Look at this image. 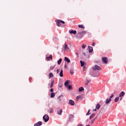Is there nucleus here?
Instances as JSON below:
<instances>
[{
  "instance_id": "f257e3e1",
  "label": "nucleus",
  "mask_w": 126,
  "mask_h": 126,
  "mask_svg": "<svg viewBox=\"0 0 126 126\" xmlns=\"http://www.w3.org/2000/svg\"><path fill=\"white\" fill-rule=\"evenodd\" d=\"M93 70H101V67L97 65H95L92 67Z\"/></svg>"
},
{
  "instance_id": "f03ea898",
  "label": "nucleus",
  "mask_w": 126,
  "mask_h": 126,
  "mask_svg": "<svg viewBox=\"0 0 126 126\" xmlns=\"http://www.w3.org/2000/svg\"><path fill=\"white\" fill-rule=\"evenodd\" d=\"M43 120L44 121L45 123H47L49 121V115L45 114L43 117Z\"/></svg>"
},
{
  "instance_id": "7ed1b4c3",
  "label": "nucleus",
  "mask_w": 126,
  "mask_h": 126,
  "mask_svg": "<svg viewBox=\"0 0 126 126\" xmlns=\"http://www.w3.org/2000/svg\"><path fill=\"white\" fill-rule=\"evenodd\" d=\"M69 105H70L71 106H74V105H75V103H74V101H73L72 99H70L69 100Z\"/></svg>"
},
{
  "instance_id": "20e7f679",
  "label": "nucleus",
  "mask_w": 126,
  "mask_h": 126,
  "mask_svg": "<svg viewBox=\"0 0 126 126\" xmlns=\"http://www.w3.org/2000/svg\"><path fill=\"white\" fill-rule=\"evenodd\" d=\"M43 125V122L39 121L34 125V126H40Z\"/></svg>"
},
{
  "instance_id": "39448f33",
  "label": "nucleus",
  "mask_w": 126,
  "mask_h": 126,
  "mask_svg": "<svg viewBox=\"0 0 126 126\" xmlns=\"http://www.w3.org/2000/svg\"><path fill=\"white\" fill-rule=\"evenodd\" d=\"M102 61L104 63H108V58L107 57L102 58Z\"/></svg>"
},
{
  "instance_id": "423d86ee",
  "label": "nucleus",
  "mask_w": 126,
  "mask_h": 126,
  "mask_svg": "<svg viewBox=\"0 0 126 126\" xmlns=\"http://www.w3.org/2000/svg\"><path fill=\"white\" fill-rule=\"evenodd\" d=\"M63 50L64 51H66L67 50H69V48H68V46L66 43H65L64 46L63 47Z\"/></svg>"
},
{
  "instance_id": "0eeeda50",
  "label": "nucleus",
  "mask_w": 126,
  "mask_h": 126,
  "mask_svg": "<svg viewBox=\"0 0 126 126\" xmlns=\"http://www.w3.org/2000/svg\"><path fill=\"white\" fill-rule=\"evenodd\" d=\"M69 33H70V34H76V31H73V30H69Z\"/></svg>"
},
{
  "instance_id": "6e6552de",
  "label": "nucleus",
  "mask_w": 126,
  "mask_h": 126,
  "mask_svg": "<svg viewBox=\"0 0 126 126\" xmlns=\"http://www.w3.org/2000/svg\"><path fill=\"white\" fill-rule=\"evenodd\" d=\"M111 101H112V99L107 98L105 100V104H109V103H110V102H111Z\"/></svg>"
},
{
  "instance_id": "1a4fd4ad",
  "label": "nucleus",
  "mask_w": 126,
  "mask_h": 126,
  "mask_svg": "<svg viewBox=\"0 0 126 126\" xmlns=\"http://www.w3.org/2000/svg\"><path fill=\"white\" fill-rule=\"evenodd\" d=\"M88 47L89 48V53H92V52H93V47L89 46H88Z\"/></svg>"
},
{
  "instance_id": "9d476101",
  "label": "nucleus",
  "mask_w": 126,
  "mask_h": 126,
  "mask_svg": "<svg viewBox=\"0 0 126 126\" xmlns=\"http://www.w3.org/2000/svg\"><path fill=\"white\" fill-rule=\"evenodd\" d=\"M64 61H66V62H67V63H70V60L69 59H68V58L65 57H64Z\"/></svg>"
},
{
  "instance_id": "9b49d317",
  "label": "nucleus",
  "mask_w": 126,
  "mask_h": 126,
  "mask_svg": "<svg viewBox=\"0 0 126 126\" xmlns=\"http://www.w3.org/2000/svg\"><path fill=\"white\" fill-rule=\"evenodd\" d=\"M48 112L50 114L52 113H54V109L53 108H50L48 110Z\"/></svg>"
},
{
  "instance_id": "f8f14e48",
  "label": "nucleus",
  "mask_w": 126,
  "mask_h": 126,
  "mask_svg": "<svg viewBox=\"0 0 126 126\" xmlns=\"http://www.w3.org/2000/svg\"><path fill=\"white\" fill-rule=\"evenodd\" d=\"M100 107H101V105H100L99 103H97L95 106V109L96 110H99L100 109Z\"/></svg>"
},
{
  "instance_id": "ddd939ff",
  "label": "nucleus",
  "mask_w": 126,
  "mask_h": 126,
  "mask_svg": "<svg viewBox=\"0 0 126 126\" xmlns=\"http://www.w3.org/2000/svg\"><path fill=\"white\" fill-rule=\"evenodd\" d=\"M62 113H63V109H60V110L57 111L58 115H62Z\"/></svg>"
},
{
  "instance_id": "4468645a",
  "label": "nucleus",
  "mask_w": 126,
  "mask_h": 126,
  "mask_svg": "<svg viewBox=\"0 0 126 126\" xmlns=\"http://www.w3.org/2000/svg\"><path fill=\"white\" fill-rule=\"evenodd\" d=\"M53 59V56H52V55H50L49 57H47L46 58V59L47 61H50V60H52Z\"/></svg>"
},
{
  "instance_id": "2eb2a0df",
  "label": "nucleus",
  "mask_w": 126,
  "mask_h": 126,
  "mask_svg": "<svg viewBox=\"0 0 126 126\" xmlns=\"http://www.w3.org/2000/svg\"><path fill=\"white\" fill-rule=\"evenodd\" d=\"M74 117V116L70 114V115H69V118H68V122H69V121H70V120H71V119H73V118Z\"/></svg>"
},
{
  "instance_id": "dca6fc26",
  "label": "nucleus",
  "mask_w": 126,
  "mask_h": 126,
  "mask_svg": "<svg viewBox=\"0 0 126 126\" xmlns=\"http://www.w3.org/2000/svg\"><path fill=\"white\" fill-rule=\"evenodd\" d=\"M63 69L61 70V71L60 73V76L61 77H63Z\"/></svg>"
},
{
  "instance_id": "f3484780",
  "label": "nucleus",
  "mask_w": 126,
  "mask_h": 126,
  "mask_svg": "<svg viewBox=\"0 0 126 126\" xmlns=\"http://www.w3.org/2000/svg\"><path fill=\"white\" fill-rule=\"evenodd\" d=\"M125 93H124V92H122L119 95V97H123V96H125Z\"/></svg>"
},
{
  "instance_id": "a211bd4d",
  "label": "nucleus",
  "mask_w": 126,
  "mask_h": 126,
  "mask_svg": "<svg viewBox=\"0 0 126 126\" xmlns=\"http://www.w3.org/2000/svg\"><path fill=\"white\" fill-rule=\"evenodd\" d=\"M82 34H86V31H83L82 32H79L78 33V35H82Z\"/></svg>"
},
{
  "instance_id": "6ab92c4d",
  "label": "nucleus",
  "mask_w": 126,
  "mask_h": 126,
  "mask_svg": "<svg viewBox=\"0 0 126 126\" xmlns=\"http://www.w3.org/2000/svg\"><path fill=\"white\" fill-rule=\"evenodd\" d=\"M61 21H62V20H58L57 21V26H58L59 27L61 26Z\"/></svg>"
},
{
  "instance_id": "aec40b11",
  "label": "nucleus",
  "mask_w": 126,
  "mask_h": 126,
  "mask_svg": "<svg viewBox=\"0 0 126 126\" xmlns=\"http://www.w3.org/2000/svg\"><path fill=\"white\" fill-rule=\"evenodd\" d=\"M78 27H79V28H82V29H84L85 28V27H84L83 25H78Z\"/></svg>"
},
{
  "instance_id": "412c9836",
  "label": "nucleus",
  "mask_w": 126,
  "mask_h": 126,
  "mask_svg": "<svg viewBox=\"0 0 126 126\" xmlns=\"http://www.w3.org/2000/svg\"><path fill=\"white\" fill-rule=\"evenodd\" d=\"M95 113L92 114L90 116V120H91V119H93V118H94V117H95Z\"/></svg>"
},
{
  "instance_id": "4be33fe9",
  "label": "nucleus",
  "mask_w": 126,
  "mask_h": 126,
  "mask_svg": "<svg viewBox=\"0 0 126 126\" xmlns=\"http://www.w3.org/2000/svg\"><path fill=\"white\" fill-rule=\"evenodd\" d=\"M49 78H52L54 77V74H53V73H50L49 74Z\"/></svg>"
},
{
  "instance_id": "5701e85b",
  "label": "nucleus",
  "mask_w": 126,
  "mask_h": 126,
  "mask_svg": "<svg viewBox=\"0 0 126 126\" xmlns=\"http://www.w3.org/2000/svg\"><path fill=\"white\" fill-rule=\"evenodd\" d=\"M80 62L81 63V66H84V64H85L84 62H82V61H80Z\"/></svg>"
},
{
  "instance_id": "b1692460",
  "label": "nucleus",
  "mask_w": 126,
  "mask_h": 126,
  "mask_svg": "<svg viewBox=\"0 0 126 126\" xmlns=\"http://www.w3.org/2000/svg\"><path fill=\"white\" fill-rule=\"evenodd\" d=\"M83 90H84V88L83 87H81L79 88V91H80V92H81V91H83Z\"/></svg>"
},
{
  "instance_id": "393cba45",
  "label": "nucleus",
  "mask_w": 126,
  "mask_h": 126,
  "mask_svg": "<svg viewBox=\"0 0 126 126\" xmlns=\"http://www.w3.org/2000/svg\"><path fill=\"white\" fill-rule=\"evenodd\" d=\"M62 61H63V60L62 59H60L58 61V64H61V63H62Z\"/></svg>"
},
{
  "instance_id": "a878e982",
  "label": "nucleus",
  "mask_w": 126,
  "mask_h": 126,
  "mask_svg": "<svg viewBox=\"0 0 126 126\" xmlns=\"http://www.w3.org/2000/svg\"><path fill=\"white\" fill-rule=\"evenodd\" d=\"M54 87V81H52L51 83L50 88H53Z\"/></svg>"
},
{
  "instance_id": "bb28decb",
  "label": "nucleus",
  "mask_w": 126,
  "mask_h": 126,
  "mask_svg": "<svg viewBox=\"0 0 126 126\" xmlns=\"http://www.w3.org/2000/svg\"><path fill=\"white\" fill-rule=\"evenodd\" d=\"M120 99L119 97H117L115 99V102H119V99Z\"/></svg>"
},
{
  "instance_id": "cd10ccee",
  "label": "nucleus",
  "mask_w": 126,
  "mask_h": 126,
  "mask_svg": "<svg viewBox=\"0 0 126 126\" xmlns=\"http://www.w3.org/2000/svg\"><path fill=\"white\" fill-rule=\"evenodd\" d=\"M55 97V93H52L51 94V97L54 98Z\"/></svg>"
},
{
  "instance_id": "c85d7f7f",
  "label": "nucleus",
  "mask_w": 126,
  "mask_h": 126,
  "mask_svg": "<svg viewBox=\"0 0 126 126\" xmlns=\"http://www.w3.org/2000/svg\"><path fill=\"white\" fill-rule=\"evenodd\" d=\"M81 98H82V97H81L80 96H77L76 97L77 101H78V100H79V99H81Z\"/></svg>"
},
{
  "instance_id": "c756f323",
  "label": "nucleus",
  "mask_w": 126,
  "mask_h": 126,
  "mask_svg": "<svg viewBox=\"0 0 126 126\" xmlns=\"http://www.w3.org/2000/svg\"><path fill=\"white\" fill-rule=\"evenodd\" d=\"M90 81H91V80L89 81V80H87L86 82V83H85L86 85H88V83H89L90 82Z\"/></svg>"
},
{
  "instance_id": "7c9ffc66",
  "label": "nucleus",
  "mask_w": 126,
  "mask_h": 126,
  "mask_svg": "<svg viewBox=\"0 0 126 126\" xmlns=\"http://www.w3.org/2000/svg\"><path fill=\"white\" fill-rule=\"evenodd\" d=\"M68 84V80H67L65 83H64V85L65 86H67V85Z\"/></svg>"
},
{
  "instance_id": "2f4dec72",
  "label": "nucleus",
  "mask_w": 126,
  "mask_h": 126,
  "mask_svg": "<svg viewBox=\"0 0 126 126\" xmlns=\"http://www.w3.org/2000/svg\"><path fill=\"white\" fill-rule=\"evenodd\" d=\"M54 68H55V66H51L50 68V70H53V69H54Z\"/></svg>"
},
{
  "instance_id": "473e14b6",
  "label": "nucleus",
  "mask_w": 126,
  "mask_h": 126,
  "mask_svg": "<svg viewBox=\"0 0 126 126\" xmlns=\"http://www.w3.org/2000/svg\"><path fill=\"white\" fill-rule=\"evenodd\" d=\"M68 88L69 89V90H71V89H72V86H70V85H69L68 86Z\"/></svg>"
},
{
  "instance_id": "72a5a7b5",
  "label": "nucleus",
  "mask_w": 126,
  "mask_h": 126,
  "mask_svg": "<svg viewBox=\"0 0 126 126\" xmlns=\"http://www.w3.org/2000/svg\"><path fill=\"white\" fill-rule=\"evenodd\" d=\"M90 109H89L88 111V113L86 114V116H89V115H90Z\"/></svg>"
},
{
  "instance_id": "f704fd0d",
  "label": "nucleus",
  "mask_w": 126,
  "mask_h": 126,
  "mask_svg": "<svg viewBox=\"0 0 126 126\" xmlns=\"http://www.w3.org/2000/svg\"><path fill=\"white\" fill-rule=\"evenodd\" d=\"M74 73V72H73V70H70V73L71 74H73Z\"/></svg>"
},
{
  "instance_id": "c9c22d12",
  "label": "nucleus",
  "mask_w": 126,
  "mask_h": 126,
  "mask_svg": "<svg viewBox=\"0 0 126 126\" xmlns=\"http://www.w3.org/2000/svg\"><path fill=\"white\" fill-rule=\"evenodd\" d=\"M94 122H95V119L92 120V121H91L92 124H93V123H94Z\"/></svg>"
},
{
  "instance_id": "e433bc0d",
  "label": "nucleus",
  "mask_w": 126,
  "mask_h": 126,
  "mask_svg": "<svg viewBox=\"0 0 126 126\" xmlns=\"http://www.w3.org/2000/svg\"><path fill=\"white\" fill-rule=\"evenodd\" d=\"M85 47H86V45H84V44H83V45H82V48H83V49H85Z\"/></svg>"
},
{
  "instance_id": "4c0bfd02",
  "label": "nucleus",
  "mask_w": 126,
  "mask_h": 126,
  "mask_svg": "<svg viewBox=\"0 0 126 126\" xmlns=\"http://www.w3.org/2000/svg\"><path fill=\"white\" fill-rule=\"evenodd\" d=\"M113 97H114V94H112V95H111L110 96L109 99H112Z\"/></svg>"
},
{
  "instance_id": "58836bf2",
  "label": "nucleus",
  "mask_w": 126,
  "mask_h": 126,
  "mask_svg": "<svg viewBox=\"0 0 126 126\" xmlns=\"http://www.w3.org/2000/svg\"><path fill=\"white\" fill-rule=\"evenodd\" d=\"M58 101H59V102H61V97H59L58 98Z\"/></svg>"
},
{
  "instance_id": "ea45409f",
  "label": "nucleus",
  "mask_w": 126,
  "mask_h": 126,
  "mask_svg": "<svg viewBox=\"0 0 126 126\" xmlns=\"http://www.w3.org/2000/svg\"><path fill=\"white\" fill-rule=\"evenodd\" d=\"M77 126H83L82 124H78Z\"/></svg>"
},
{
  "instance_id": "a19ab883",
  "label": "nucleus",
  "mask_w": 126,
  "mask_h": 126,
  "mask_svg": "<svg viewBox=\"0 0 126 126\" xmlns=\"http://www.w3.org/2000/svg\"><path fill=\"white\" fill-rule=\"evenodd\" d=\"M60 22L61 23H63V24H64V21H60Z\"/></svg>"
},
{
  "instance_id": "79ce46f5",
  "label": "nucleus",
  "mask_w": 126,
  "mask_h": 126,
  "mask_svg": "<svg viewBox=\"0 0 126 126\" xmlns=\"http://www.w3.org/2000/svg\"><path fill=\"white\" fill-rule=\"evenodd\" d=\"M57 73H59V72H60V69H57Z\"/></svg>"
},
{
  "instance_id": "37998d69",
  "label": "nucleus",
  "mask_w": 126,
  "mask_h": 126,
  "mask_svg": "<svg viewBox=\"0 0 126 126\" xmlns=\"http://www.w3.org/2000/svg\"><path fill=\"white\" fill-rule=\"evenodd\" d=\"M53 91H54V89H51L50 92H53Z\"/></svg>"
},
{
  "instance_id": "c03bdc74",
  "label": "nucleus",
  "mask_w": 126,
  "mask_h": 126,
  "mask_svg": "<svg viewBox=\"0 0 126 126\" xmlns=\"http://www.w3.org/2000/svg\"><path fill=\"white\" fill-rule=\"evenodd\" d=\"M92 46H93V47H94V46H95V43L94 42H93Z\"/></svg>"
},
{
  "instance_id": "a18cd8bd",
  "label": "nucleus",
  "mask_w": 126,
  "mask_h": 126,
  "mask_svg": "<svg viewBox=\"0 0 126 126\" xmlns=\"http://www.w3.org/2000/svg\"><path fill=\"white\" fill-rule=\"evenodd\" d=\"M83 54L85 57H86V54H85V53L83 52Z\"/></svg>"
},
{
  "instance_id": "49530a36",
  "label": "nucleus",
  "mask_w": 126,
  "mask_h": 126,
  "mask_svg": "<svg viewBox=\"0 0 126 126\" xmlns=\"http://www.w3.org/2000/svg\"><path fill=\"white\" fill-rule=\"evenodd\" d=\"M75 54H76L77 56H78V53L76 52V53H75Z\"/></svg>"
},
{
  "instance_id": "de8ad7c7",
  "label": "nucleus",
  "mask_w": 126,
  "mask_h": 126,
  "mask_svg": "<svg viewBox=\"0 0 126 126\" xmlns=\"http://www.w3.org/2000/svg\"><path fill=\"white\" fill-rule=\"evenodd\" d=\"M122 99H123V97H121V98H120V101H122Z\"/></svg>"
},
{
  "instance_id": "09e8293b",
  "label": "nucleus",
  "mask_w": 126,
  "mask_h": 126,
  "mask_svg": "<svg viewBox=\"0 0 126 126\" xmlns=\"http://www.w3.org/2000/svg\"><path fill=\"white\" fill-rule=\"evenodd\" d=\"M96 109L95 108L94 110V111H96Z\"/></svg>"
}]
</instances>
